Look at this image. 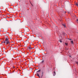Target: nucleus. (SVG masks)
<instances>
[{
	"mask_svg": "<svg viewBox=\"0 0 78 78\" xmlns=\"http://www.w3.org/2000/svg\"><path fill=\"white\" fill-rule=\"evenodd\" d=\"M76 63L77 64H78V62H76Z\"/></svg>",
	"mask_w": 78,
	"mask_h": 78,
	"instance_id": "12",
	"label": "nucleus"
},
{
	"mask_svg": "<svg viewBox=\"0 0 78 78\" xmlns=\"http://www.w3.org/2000/svg\"><path fill=\"white\" fill-rule=\"evenodd\" d=\"M59 42H62V41L60 40H59Z\"/></svg>",
	"mask_w": 78,
	"mask_h": 78,
	"instance_id": "8",
	"label": "nucleus"
},
{
	"mask_svg": "<svg viewBox=\"0 0 78 78\" xmlns=\"http://www.w3.org/2000/svg\"><path fill=\"white\" fill-rule=\"evenodd\" d=\"M65 45H68V44L67 43H65Z\"/></svg>",
	"mask_w": 78,
	"mask_h": 78,
	"instance_id": "9",
	"label": "nucleus"
},
{
	"mask_svg": "<svg viewBox=\"0 0 78 78\" xmlns=\"http://www.w3.org/2000/svg\"><path fill=\"white\" fill-rule=\"evenodd\" d=\"M77 22H78V19L77 20Z\"/></svg>",
	"mask_w": 78,
	"mask_h": 78,
	"instance_id": "13",
	"label": "nucleus"
},
{
	"mask_svg": "<svg viewBox=\"0 0 78 78\" xmlns=\"http://www.w3.org/2000/svg\"><path fill=\"white\" fill-rule=\"evenodd\" d=\"M69 57H70V58H71V55H69Z\"/></svg>",
	"mask_w": 78,
	"mask_h": 78,
	"instance_id": "11",
	"label": "nucleus"
},
{
	"mask_svg": "<svg viewBox=\"0 0 78 78\" xmlns=\"http://www.w3.org/2000/svg\"><path fill=\"white\" fill-rule=\"evenodd\" d=\"M53 74L54 76H55V75H56V73H55V72H54Z\"/></svg>",
	"mask_w": 78,
	"mask_h": 78,
	"instance_id": "4",
	"label": "nucleus"
},
{
	"mask_svg": "<svg viewBox=\"0 0 78 78\" xmlns=\"http://www.w3.org/2000/svg\"><path fill=\"white\" fill-rule=\"evenodd\" d=\"M3 43H4L5 45H7V44H10V42H9V41H4Z\"/></svg>",
	"mask_w": 78,
	"mask_h": 78,
	"instance_id": "1",
	"label": "nucleus"
},
{
	"mask_svg": "<svg viewBox=\"0 0 78 78\" xmlns=\"http://www.w3.org/2000/svg\"><path fill=\"white\" fill-rule=\"evenodd\" d=\"M9 40H8V37H7L6 38L5 40V41H8Z\"/></svg>",
	"mask_w": 78,
	"mask_h": 78,
	"instance_id": "3",
	"label": "nucleus"
},
{
	"mask_svg": "<svg viewBox=\"0 0 78 78\" xmlns=\"http://www.w3.org/2000/svg\"><path fill=\"white\" fill-rule=\"evenodd\" d=\"M28 48H29V49H30V50H31V48L30 46H29L28 47Z\"/></svg>",
	"mask_w": 78,
	"mask_h": 78,
	"instance_id": "6",
	"label": "nucleus"
},
{
	"mask_svg": "<svg viewBox=\"0 0 78 78\" xmlns=\"http://www.w3.org/2000/svg\"><path fill=\"white\" fill-rule=\"evenodd\" d=\"M62 25L64 27H66V25L65 24H62Z\"/></svg>",
	"mask_w": 78,
	"mask_h": 78,
	"instance_id": "5",
	"label": "nucleus"
},
{
	"mask_svg": "<svg viewBox=\"0 0 78 78\" xmlns=\"http://www.w3.org/2000/svg\"><path fill=\"white\" fill-rule=\"evenodd\" d=\"M44 62V61H42V62Z\"/></svg>",
	"mask_w": 78,
	"mask_h": 78,
	"instance_id": "15",
	"label": "nucleus"
},
{
	"mask_svg": "<svg viewBox=\"0 0 78 78\" xmlns=\"http://www.w3.org/2000/svg\"><path fill=\"white\" fill-rule=\"evenodd\" d=\"M41 72V70H39L37 72V75L38 76H39V78H40V76H39V73L38 72Z\"/></svg>",
	"mask_w": 78,
	"mask_h": 78,
	"instance_id": "2",
	"label": "nucleus"
},
{
	"mask_svg": "<svg viewBox=\"0 0 78 78\" xmlns=\"http://www.w3.org/2000/svg\"><path fill=\"white\" fill-rule=\"evenodd\" d=\"M69 40H72V39H69Z\"/></svg>",
	"mask_w": 78,
	"mask_h": 78,
	"instance_id": "10",
	"label": "nucleus"
},
{
	"mask_svg": "<svg viewBox=\"0 0 78 78\" xmlns=\"http://www.w3.org/2000/svg\"><path fill=\"white\" fill-rule=\"evenodd\" d=\"M13 68H15V67L14 66H13Z\"/></svg>",
	"mask_w": 78,
	"mask_h": 78,
	"instance_id": "14",
	"label": "nucleus"
},
{
	"mask_svg": "<svg viewBox=\"0 0 78 78\" xmlns=\"http://www.w3.org/2000/svg\"><path fill=\"white\" fill-rule=\"evenodd\" d=\"M71 42L72 44H73V41H71Z\"/></svg>",
	"mask_w": 78,
	"mask_h": 78,
	"instance_id": "7",
	"label": "nucleus"
}]
</instances>
